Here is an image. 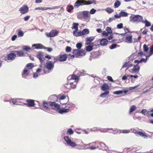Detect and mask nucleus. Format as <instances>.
<instances>
[{
  "label": "nucleus",
  "instance_id": "4be33fe9",
  "mask_svg": "<svg viewBox=\"0 0 153 153\" xmlns=\"http://www.w3.org/2000/svg\"><path fill=\"white\" fill-rule=\"evenodd\" d=\"M73 25V26L71 27L72 29H74L75 31H77L78 29V26L79 25V24L78 23H74Z\"/></svg>",
  "mask_w": 153,
  "mask_h": 153
},
{
  "label": "nucleus",
  "instance_id": "864d4df0",
  "mask_svg": "<svg viewBox=\"0 0 153 153\" xmlns=\"http://www.w3.org/2000/svg\"><path fill=\"white\" fill-rule=\"evenodd\" d=\"M149 54L152 55L153 54V44L151 45L150 48Z\"/></svg>",
  "mask_w": 153,
  "mask_h": 153
},
{
  "label": "nucleus",
  "instance_id": "a18cd8bd",
  "mask_svg": "<svg viewBox=\"0 0 153 153\" xmlns=\"http://www.w3.org/2000/svg\"><path fill=\"white\" fill-rule=\"evenodd\" d=\"M24 33L21 30H19L18 33V35L19 37H22L23 36Z\"/></svg>",
  "mask_w": 153,
  "mask_h": 153
},
{
  "label": "nucleus",
  "instance_id": "ea45409f",
  "mask_svg": "<svg viewBox=\"0 0 153 153\" xmlns=\"http://www.w3.org/2000/svg\"><path fill=\"white\" fill-rule=\"evenodd\" d=\"M137 108L135 105H132L130 108L129 112L130 113L133 112Z\"/></svg>",
  "mask_w": 153,
  "mask_h": 153
},
{
  "label": "nucleus",
  "instance_id": "20e7f679",
  "mask_svg": "<svg viewBox=\"0 0 153 153\" xmlns=\"http://www.w3.org/2000/svg\"><path fill=\"white\" fill-rule=\"evenodd\" d=\"M58 31L56 30H52L49 33H46V35L48 37H52L57 36Z\"/></svg>",
  "mask_w": 153,
  "mask_h": 153
},
{
  "label": "nucleus",
  "instance_id": "4c0bfd02",
  "mask_svg": "<svg viewBox=\"0 0 153 153\" xmlns=\"http://www.w3.org/2000/svg\"><path fill=\"white\" fill-rule=\"evenodd\" d=\"M105 10L108 13H111L114 11L113 9L110 7L107 8Z\"/></svg>",
  "mask_w": 153,
  "mask_h": 153
},
{
  "label": "nucleus",
  "instance_id": "ddd939ff",
  "mask_svg": "<svg viewBox=\"0 0 153 153\" xmlns=\"http://www.w3.org/2000/svg\"><path fill=\"white\" fill-rule=\"evenodd\" d=\"M76 82H70V81H68V83L66 84L67 86L68 85H70V87H71V88H76Z\"/></svg>",
  "mask_w": 153,
  "mask_h": 153
},
{
  "label": "nucleus",
  "instance_id": "72a5a7b5",
  "mask_svg": "<svg viewBox=\"0 0 153 153\" xmlns=\"http://www.w3.org/2000/svg\"><path fill=\"white\" fill-rule=\"evenodd\" d=\"M96 4V1L94 0H88V1H86V5H89L91 4Z\"/></svg>",
  "mask_w": 153,
  "mask_h": 153
},
{
  "label": "nucleus",
  "instance_id": "f257e3e1",
  "mask_svg": "<svg viewBox=\"0 0 153 153\" xmlns=\"http://www.w3.org/2000/svg\"><path fill=\"white\" fill-rule=\"evenodd\" d=\"M48 104H49L50 106L51 107H54V108L57 109H58L60 108L59 105L57 104L55 102H48L45 101L43 102V107L45 109H49V107L48 106Z\"/></svg>",
  "mask_w": 153,
  "mask_h": 153
},
{
  "label": "nucleus",
  "instance_id": "8fccbe9b",
  "mask_svg": "<svg viewBox=\"0 0 153 153\" xmlns=\"http://www.w3.org/2000/svg\"><path fill=\"white\" fill-rule=\"evenodd\" d=\"M67 132L69 134L71 135L74 133V131H73L72 128H70L68 130Z\"/></svg>",
  "mask_w": 153,
  "mask_h": 153
},
{
  "label": "nucleus",
  "instance_id": "5fc2aeb1",
  "mask_svg": "<svg viewBox=\"0 0 153 153\" xmlns=\"http://www.w3.org/2000/svg\"><path fill=\"white\" fill-rule=\"evenodd\" d=\"M122 93H123V91L122 90H119V91H115L113 93L114 94H117V95L120 94Z\"/></svg>",
  "mask_w": 153,
  "mask_h": 153
},
{
  "label": "nucleus",
  "instance_id": "bb28decb",
  "mask_svg": "<svg viewBox=\"0 0 153 153\" xmlns=\"http://www.w3.org/2000/svg\"><path fill=\"white\" fill-rule=\"evenodd\" d=\"M109 93V91H106L102 93L100 95V97L103 98H105L108 95Z\"/></svg>",
  "mask_w": 153,
  "mask_h": 153
},
{
  "label": "nucleus",
  "instance_id": "a878e982",
  "mask_svg": "<svg viewBox=\"0 0 153 153\" xmlns=\"http://www.w3.org/2000/svg\"><path fill=\"white\" fill-rule=\"evenodd\" d=\"M100 145L101 147L100 148L103 150H105L107 149V147L106 146L105 144L103 143L100 142Z\"/></svg>",
  "mask_w": 153,
  "mask_h": 153
},
{
  "label": "nucleus",
  "instance_id": "bf43d9fd",
  "mask_svg": "<svg viewBox=\"0 0 153 153\" xmlns=\"http://www.w3.org/2000/svg\"><path fill=\"white\" fill-rule=\"evenodd\" d=\"M64 139L65 141L67 143V142L69 141H71V140L69 139V137L68 136H65L64 137Z\"/></svg>",
  "mask_w": 153,
  "mask_h": 153
},
{
  "label": "nucleus",
  "instance_id": "680f3d73",
  "mask_svg": "<svg viewBox=\"0 0 153 153\" xmlns=\"http://www.w3.org/2000/svg\"><path fill=\"white\" fill-rule=\"evenodd\" d=\"M11 102L13 103V104L14 105H18L17 100H14V99H13L10 102V103Z\"/></svg>",
  "mask_w": 153,
  "mask_h": 153
},
{
  "label": "nucleus",
  "instance_id": "a19ab883",
  "mask_svg": "<svg viewBox=\"0 0 153 153\" xmlns=\"http://www.w3.org/2000/svg\"><path fill=\"white\" fill-rule=\"evenodd\" d=\"M80 3V0H77L75 4L74 7H79V6L81 5Z\"/></svg>",
  "mask_w": 153,
  "mask_h": 153
},
{
  "label": "nucleus",
  "instance_id": "052dcab7",
  "mask_svg": "<svg viewBox=\"0 0 153 153\" xmlns=\"http://www.w3.org/2000/svg\"><path fill=\"white\" fill-rule=\"evenodd\" d=\"M80 3H81V5H86V1L85 0H80Z\"/></svg>",
  "mask_w": 153,
  "mask_h": 153
},
{
  "label": "nucleus",
  "instance_id": "49530a36",
  "mask_svg": "<svg viewBox=\"0 0 153 153\" xmlns=\"http://www.w3.org/2000/svg\"><path fill=\"white\" fill-rule=\"evenodd\" d=\"M106 30L107 31V32L109 33H112L111 29L110 27H107L106 28Z\"/></svg>",
  "mask_w": 153,
  "mask_h": 153
},
{
  "label": "nucleus",
  "instance_id": "0eeeda50",
  "mask_svg": "<svg viewBox=\"0 0 153 153\" xmlns=\"http://www.w3.org/2000/svg\"><path fill=\"white\" fill-rule=\"evenodd\" d=\"M43 56V53H38L36 56L37 58L39 59L42 64L45 60V58H44Z\"/></svg>",
  "mask_w": 153,
  "mask_h": 153
},
{
  "label": "nucleus",
  "instance_id": "37998d69",
  "mask_svg": "<svg viewBox=\"0 0 153 153\" xmlns=\"http://www.w3.org/2000/svg\"><path fill=\"white\" fill-rule=\"evenodd\" d=\"M48 7H39L37 8H35V10H48Z\"/></svg>",
  "mask_w": 153,
  "mask_h": 153
},
{
  "label": "nucleus",
  "instance_id": "3c124183",
  "mask_svg": "<svg viewBox=\"0 0 153 153\" xmlns=\"http://www.w3.org/2000/svg\"><path fill=\"white\" fill-rule=\"evenodd\" d=\"M74 9V7L73 6L71 5H70L69 6V8L67 10V11L69 12H70L72 10Z\"/></svg>",
  "mask_w": 153,
  "mask_h": 153
},
{
  "label": "nucleus",
  "instance_id": "b1692460",
  "mask_svg": "<svg viewBox=\"0 0 153 153\" xmlns=\"http://www.w3.org/2000/svg\"><path fill=\"white\" fill-rule=\"evenodd\" d=\"M74 31L73 32V35L76 36H79L82 35V32L81 31Z\"/></svg>",
  "mask_w": 153,
  "mask_h": 153
},
{
  "label": "nucleus",
  "instance_id": "e433bc0d",
  "mask_svg": "<svg viewBox=\"0 0 153 153\" xmlns=\"http://www.w3.org/2000/svg\"><path fill=\"white\" fill-rule=\"evenodd\" d=\"M93 49V46H92L89 45L86 47V51L88 52H90Z\"/></svg>",
  "mask_w": 153,
  "mask_h": 153
},
{
  "label": "nucleus",
  "instance_id": "de8ad7c7",
  "mask_svg": "<svg viewBox=\"0 0 153 153\" xmlns=\"http://www.w3.org/2000/svg\"><path fill=\"white\" fill-rule=\"evenodd\" d=\"M117 45L116 44H114L112 45L111 46H109V48L111 49H113L116 48Z\"/></svg>",
  "mask_w": 153,
  "mask_h": 153
},
{
  "label": "nucleus",
  "instance_id": "69168bd1",
  "mask_svg": "<svg viewBox=\"0 0 153 153\" xmlns=\"http://www.w3.org/2000/svg\"><path fill=\"white\" fill-rule=\"evenodd\" d=\"M117 27L119 29H121L123 27V24L122 23L119 24L117 25Z\"/></svg>",
  "mask_w": 153,
  "mask_h": 153
},
{
  "label": "nucleus",
  "instance_id": "412c9836",
  "mask_svg": "<svg viewBox=\"0 0 153 153\" xmlns=\"http://www.w3.org/2000/svg\"><path fill=\"white\" fill-rule=\"evenodd\" d=\"M67 144L69 146H71L73 147H75L77 145L74 142H72L71 140V141H69L67 142Z\"/></svg>",
  "mask_w": 153,
  "mask_h": 153
},
{
  "label": "nucleus",
  "instance_id": "58836bf2",
  "mask_svg": "<svg viewBox=\"0 0 153 153\" xmlns=\"http://www.w3.org/2000/svg\"><path fill=\"white\" fill-rule=\"evenodd\" d=\"M22 49L27 52L29 50H31V49L30 47L27 46H23Z\"/></svg>",
  "mask_w": 153,
  "mask_h": 153
},
{
  "label": "nucleus",
  "instance_id": "774afa93",
  "mask_svg": "<svg viewBox=\"0 0 153 153\" xmlns=\"http://www.w3.org/2000/svg\"><path fill=\"white\" fill-rule=\"evenodd\" d=\"M107 79L109 80V81L112 82H114V80L112 79V77L110 76H107Z\"/></svg>",
  "mask_w": 153,
  "mask_h": 153
},
{
  "label": "nucleus",
  "instance_id": "13d9d810",
  "mask_svg": "<svg viewBox=\"0 0 153 153\" xmlns=\"http://www.w3.org/2000/svg\"><path fill=\"white\" fill-rule=\"evenodd\" d=\"M47 69H46V68L45 67H44V73L45 74H48L49 73H50L51 71V70H46Z\"/></svg>",
  "mask_w": 153,
  "mask_h": 153
},
{
  "label": "nucleus",
  "instance_id": "603ef678",
  "mask_svg": "<svg viewBox=\"0 0 153 153\" xmlns=\"http://www.w3.org/2000/svg\"><path fill=\"white\" fill-rule=\"evenodd\" d=\"M143 48L144 51L146 52H147L148 51V48L146 44L144 45L143 46Z\"/></svg>",
  "mask_w": 153,
  "mask_h": 153
},
{
  "label": "nucleus",
  "instance_id": "c756f323",
  "mask_svg": "<svg viewBox=\"0 0 153 153\" xmlns=\"http://www.w3.org/2000/svg\"><path fill=\"white\" fill-rule=\"evenodd\" d=\"M81 32L82 35L88 34L89 33V30L88 29H84Z\"/></svg>",
  "mask_w": 153,
  "mask_h": 153
},
{
  "label": "nucleus",
  "instance_id": "6ab92c4d",
  "mask_svg": "<svg viewBox=\"0 0 153 153\" xmlns=\"http://www.w3.org/2000/svg\"><path fill=\"white\" fill-rule=\"evenodd\" d=\"M58 110H59V112L61 114H62L64 113H67L69 111V108H67V109H64V108H62V109H60V108L58 109Z\"/></svg>",
  "mask_w": 153,
  "mask_h": 153
},
{
  "label": "nucleus",
  "instance_id": "c85d7f7f",
  "mask_svg": "<svg viewBox=\"0 0 153 153\" xmlns=\"http://www.w3.org/2000/svg\"><path fill=\"white\" fill-rule=\"evenodd\" d=\"M79 51L80 52L78 53L77 56H76V57H79L85 55V53L83 52L82 50H79Z\"/></svg>",
  "mask_w": 153,
  "mask_h": 153
},
{
  "label": "nucleus",
  "instance_id": "dca6fc26",
  "mask_svg": "<svg viewBox=\"0 0 153 153\" xmlns=\"http://www.w3.org/2000/svg\"><path fill=\"white\" fill-rule=\"evenodd\" d=\"M94 37L93 36L87 37L86 39L87 43H86V44L88 45L90 44L91 42L94 40Z\"/></svg>",
  "mask_w": 153,
  "mask_h": 153
},
{
  "label": "nucleus",
  "instance_id": "2eb2a0df",
  "mask_svg": "<svg viewBox=\"0 0 153 153\" xmlns=\"http://www.w3.org/2000/svg\"><path fill=\"white\" fill-rule=\"evenodd\" d=\"M13 52L16 53L18 56H24V53L22 51H13Z\"/></svg>",
  "mask_w": 153,
  "mask_h": 153
},
{
  "label": "nucleus",
  "instance_id": "9b49d317",
  "mask_svg": "<svg viewBox=\"0 0 153 153\" xmlns=\"http://www.w3.org/2000/svg\"><path fill=\"white\" fill-rule=\"evenodd\" d=\"M108 42V41L105 38H102L100 40V44L102 46H106Z\"/></svg>",
  "mask_w": 153,
  "mask_h": 153
},
{
  "label": "nucleus",
  "instance_id": "aec40b11",
  "mask_svg": "<svg viewBox=\"0 0 153 153\" xmlns=\"http://www.w3.org/2000/svg\"><path fill=\"white\" fill-rule=\"evenodd\" d=\"M101 89L103 91H106L109 89V87L106 84H104L101 87Z\"/></svg>",
  "mask_w": 153,
  "mask_h": 153
},
{
  "label": "nucleus",
  "instance_id": "1a4fd4ad",
  "mask_svg": "<svg viewBox=\"0 0 153 153\" xmlns=\"http://www.w3.org/2000/svg\"><path fill=\"white\" fill-rule=\"evenodd\" d=\"M68 58L67 55L66 54H61L59 56V60L61 62L65 61Z\"/></svg>",
  "mask_w": 153,
  "mask_h": 153
},
{
  "label": "nucleus",
  "instance_id": "c9c22d12",
  "mask_svg": "<svg viewBox=\"0 0 153 153\" xmlns=\"http://www.w3.org/2000/svg\"><path fill=\"white\" fill-rule=\"evenodd\" d=\"M26 66L28 69H30L34 67V65L32 63H29Z\"/></svg>",
  "mask_w": 153,
  "mask_h": 153
},
{
  "label": "nucleus",
  "instance_id": "9d476101",
  "mask_svg": "<svg viewBox=\"0 0 153 153\" xmlns=\"http://www.w3.org/2000/svg\"><path fill=\"white\" fill-rule=\"evenodd\" d=\"M68 80L69 81L71 80H78L79 79V77L74 74H73L69 76L67 78Z\"/></svg>",
  "mask_w": 153,
  "mask_h": 153
},
{
  "label": "nucleus",
  "instance_id": "e2e57ef3",
  "mask_svg": "<svg viewBox=\"0 0 153 153\" xmlns=\"http://www.w3.org/2000/svg\"><path fill=\"white\" fill-rule=\"evenodd\" d=\"M82 13H79L78 15L77 18L79 19H81L82 18Z\"/></svg>",
  "mask_w": 153,
  "mask_h": 153
},
{
  "label": "nucleus",
  "instance_id": "393cba45",
  "mask_svg": "<svg viewBox=\"0 0 153 153\" xmlns=\"http://www.w3.org/2000/svg\"><path fill=\"white\" fill-rule=\"evenodd\" d=\"M121 17H126L128 16V14L127 12L123 11H121L119 13Z\"/></svg>",
  "mask_w": 153,
  "mask_h": 153
},
{
  "label": "nucleus",
  "instance_id": "f704fd0d",
  "mask_svg": "<svg viewBox=\"0 0 153 153\" xmlns=\"http://www.w3.org/2000/svg\"><path fill=\"white\" fill-rule=\"evenodd\" d=\"M88 11H85L82 12L83 16L85 18H87L88 17Z\"/></svg>",
  "mask_w": 153,
  "mask_h": 153
},
{
  "label": "nucleus",
  "instance_id": "f3484780",
  "mask_svg": "<svg viewBox=\"0 0 153 153\" xmlns=\"http://www.w3.org/2000/svg\"><path fill=\"white\" fill-rule=\"evenodd\" d=\"M140 69V67L138 64L134 65V68L132 69V71L133 72H136L138 71Z\"/></svg>",
  "mask_w": 153,
  "mask_h": 153
},
{
  "label": "nucleus",
  "instance_id": "6e6552de",
  "mask_svg": "<svg viewBox=\"0 0 153 153\" xmlns=\"http://www.w3.org/2000/svg\"><path fill=\"white\" fill-rule=\"evenodd\" d=\"M27 103H24V105L28 107H32L34 105V101L33 100L27 99L26 100Z\"/></svg>",
  "mask_w": 153,
  "mask_h": 153
},
{
  "label": "nucleus",
  "instance_id": "4d7b16f0",
  "mask_svg": "<svg viewBox=\"0 0 153 153\" xmlns=\"http://www.w3.org/2000/svg\"><path fill=\"white\" fill-rule=\"evenodd\" d=\"M141 113L144 115L147 114L148 113V112L146 109H143L142 110Z\"/></svg>",
  "mask_w": 153,
  "mask_h": 153
},
{
  "label": "nucleus",
  "instance_id": "79ce46f5",
  "mask_svg": "<svg viewBox=\"0 0 153 153\" xmlns=\"http://www.w3.org/2000/svg\"><path fill=\"white\" fill-rule=\"evenodd\" d=\"M121 4V2L120 1H117L114 4V6L115 8L118 7Z\"/></svg>",
  "mask_w": 153,
  "mask_h": 153
},
{
  "label": "nucleus",
  "instance_id": "cd10ccee",
  "mask_svg": "<svg viewBox=\"0 0 153 153\" xmlns=\"http://www.w3.org/2000/svg\"><path fill=\"white\" fill-rule=\"evenodd\" d=\"M30 73V71L27 69H25L23 74H22V76L23 77L25 78V76L27 75Z\"/></svg>",
  "mask_w": 153,
  "mask_h": 153
},
{
  "label": "nucleus",
  "instance_id": "338daca9",
  "mask_svg": "<svg viewBox=\"0 0 153 153\" xmlns=\"http://www.w3.org/2000/svg\"><path fill=\"white\" fill-rule=\"evenodd\" d=\"M30 16H26L24 18V20L25 21H28L29 20V19L30 18Z\"/></svg>",
  "mask_w": 153,
  "mask_h": 153
},
{
  "label": "nucleus",
  "instance_id": "0e129e2a",
  "mask_svg": "<svg viewBox=\"0 0 153 153\" xmlns=\"http://www.w3.org/2000/svg\"><path fill=\"white\" fill-rule=\"evenodd\" d=\"M96 11V10L94 8H92L90 11V14H93L95 13Z\"/></svg>",
  "mask_w": 153,
  "mask_h": 153
},
{
  "label": "nucleus",
  "instance_id": "c03bdc74",
  "mask_svg": "<svg viewBox=\"0 0 153 153\" xmlns=\"http://www.w3.org/2000/svg\"><path fill=\"white\" fill-rule=\"evenodd\" d=\"M79 52V50L78 49H75L73 50V53L74 55L76 57V56H77L78 53Z\"/></svg>",
  "mask_w": 153,
  "mask_h": 153
},
{
  "label": "nucleus",
  "instance_id": "2f4dec72",
  "mask_svg": "<svg viewBox=\"0 0 153 153\" xmlns=\"http://www.w3.org/2000/svg\"><path fill=\"white\" fill-rule=\"evenodd\" d=\"M74 74L79 77L82 75V73L79 71L76 70L74 72Z\"/></svg>",
  "mask_w": 153,
  "mask_h": 153
},
{
  "label": "nucleus",
  "instance_id": "6e6d98bb",
  "mask_svg": "<svg viewBox=\"0 0 153 153\" xmlns=\"http://www.w3.org/2000/svg\"><path fill=\"white\" fill-rule=\"evenodd\" d=\"M71 48L69 46H67L65 48V51L67 52H70L71 50Z\"/></svg>",
  "mask_w": 153,
  "mask_h": 153
},
{
  "label": "nucleus",
  "instance_id": "f8f14e48",
  "mask_svg": "<svg viewBox=\"0 0 153 153\" xmlns=\"http://www.w3.org/2000/svg\"><path fill=\"white\" fill-rule=\"evenodd\" d=\"M134 133L135 134H138L141 137H143L144 139H147L148 138V137L145 133H143L142 132L140 131H136Z\"/></svg>",
  "mask_w": 153,
  "mask_h": 153
},
{
  "label": "nucleus",
  "instance_id": "4468645a",
  "mask_svg": "<svg viewBox=\"0 0 153 153\" xmlns=\"http://www.w3.org/2000/svg\"><path fill=\"white\" fill-rule=\"evenodd\" d=\"M132 35L126 36L125 39V42L128 43L132 42Z\"/></svg>",
  "mask_w": 153,
  "mask_h": 153
},
{
  "label": "nucleus",
  "instance_id": "5701e85b",
  "mask_svg": "<svg viewBox=\"0 0 153 153\" xmlns=\"http://www.w3.org/2000/svg\"><path fill=\"white\" fill-rule=\"evenodd\" d=\"M107 131L109 132V133H111L114 134H116L118 133V130H114L112 128H107Z\"/></svg>",
  "mask_w": 153,
  "mask_h": 153
},
{
  "label": "nucleus",
  "instance_id": "7ed1b4c3",
  "mask_svg": "<svg viewBox=\"0 0 153 153\" xmlns=\"http://www.w3.org/2000/svg\"><path fill=\"white\" fill-rule=\"evenodd\" d=\"M16 57V55L15 52L12 51L7 55V59L8 60L13 61L15 59Z\"/></svg>",
  "mask_w": 153,
  "mask_h": 153
},
{
  "label": "nucleus",
  "instance_id": "39448f33",
  "mask_svg": "<svg viewBox=\"0 0 153 153\" xmlns=\"http://www.w3.org/2000/svg\"><path fill=\"white\" fill-rule=\"evenodd\" d=\"M54 63L53 62L48 61L46 63L45 67L48 70H51L54 67Z\"/></svg>",
  "mask_w": 153,
  "mask_h": 153
},
{
  "label": "nucleus",
  "instance_id": "7c9ffc66",
  "mask_svg": "<svg viewBox=\"0 0 153 153\" xmlns=\"http://www.w3.org/2000/svg\"><path fill=\"white\" fill-rule=\"evenodd\" d=\"M133 65L131 64H130L128 62H125L124 64L123 65V68L128 67H132Z\"/></svg>",
  "mask_w": 153,
  "mask_h": 153
},
{
  "label": "nucleus",
  "instance_id": "423d86ee",
  "mask_svg": "<svg viewBox=\"0 0 153 153\" xmlns=\"http://www.w3.org/2000/svg\"><path fill=\"white\" fill-rule=\"evenodd\" d=\"M28 10V7L27 6L23 5L20 8L19 11H20L21 13L24 14L27 12Z\"/></svg>",
  "mask_w": 153,
  "mask_h": 153
},
{
  "label": "nucleus",
  "instance_id": "09e8293b",
  "mask_svg": "<svg viewBox=\"0 0 153 153\" xmlns=\"http://www.w3.org/2000/svg\"><path fill=\"white\" fill-rule=\"evenodd\" d=\"M82 46V45L81 43H77L76 45V47L79 49H80Z\"/></svg>",
  "mask_w": 153,
  "mask_h": 153
},
{
  "label": "nucleus",
  "instance_id": "a211bd4d",
  "mask_svg": "<svg viewBox=\"0 0 153 153\" xmlns=\"http://www.w3.org/2000/svg\"><path fill=\"white\" fill-rule=\"evenodd\" d=\"M33 46L35 47L36 49H42L44 47V46L41 44H34L33 45Z\"/></svg>",
  "mask_w": 153,
  "mask_h": 153
},
{
  "label": "nucleus",
  "instance_id": "473e14b6",
  "mask_svg": "<svg viewBox=\"0 0 153 153\" xmlns=\"http://www.w3.org/2000/svg\"><path fill=\"white\" fill-rule=\"evenodd\" d=\"M142 22L143 23H145V26L148 27L151 25V23L147 20L145 21H142Z\"/></svg>",
  "mask_w": 153,
  "mask_h": 153
},
{
  "label": "nucleus",
  "instance_id": "f03ea898",
  "mask_svg": "<svg viewBox=\"0 0 153 153\" xmlns=\"http://www.w3.org/2000/svg\"><path fill=\"white\" fill-rule=\"evenodd\" d=\"M130 21L131 22H139L142 21L143 17L139 15H132L130 17Z\"/></svg>",
  "mask_w": 153,
  "mask_h": 153
}]
</instances>
